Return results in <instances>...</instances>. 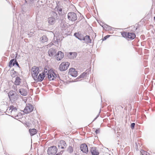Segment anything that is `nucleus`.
Here are the masks:
<instances>
[{"label": "nucleus", "mask_w": 155, "mask_h": 155, "mask_svg": "<svg viewBox=\"0 0 155 155\" xmlns=\"http://www.w3.org/2000/svg\"><path fill=\"white\" fill-rule=\"evenodd\" d=\"M52 14L53 16L48 18V23L50 25H53L55 23L56 20L59 18V16L56 13L53 12Z\"/></svg>", "instance_id": "nucleus-1"}, {"label": "nucleus", "mask_w": 155, "mask_h": 155, "mask_svg": "<svg viewBox=\"0 0 155 155\" xmlns=\"http://www.w3.org/2000/svg\"><path fill=\"white\" fill-rule=\"evenodd\" d=\"M58 149L56 146H53L49 147L47 153L49 155H54L57 153Z\"/></svg>", "instance_id": "nucleus-2"}, {"label": "nucleus", "mask_w": 155, "mask_h": 155, "mask_svg": "<svg viewBox=\"0 0 155 155\" xmlns=\"http://www.w3.org/2000/svg\"><path fill=\"white\" fill-rule=\"evenodd\" d=\"M70 63L68 62H64L60 65L59 69L61 71H65L67 69Z\"/></svg>", "instance_id": "nucleus-3"}, {"label": "nucleus", "mask_w": 155, "mask_h": 155, "mask_svg": "<svg viewBox=\"0 0 155 155\" xmlns=\"http://www.w3.org/2000/svg\"><path fill=\"white\" fill-rule=\"evenodd\" d=\"M68 18L70 21H75L77 19V16L76 13L71 12L68 14Z\"/></svg>", "instance_id": "nucleus-4"}, {"label": "nucleus", "mask_w": 155, "mask_h": 155, "mask_svg": "<svg viewBox=\"0 0 155 155\" xmlns=\"http://www.w3.org/2000/svg\"><path fill=\"white\" fill-rule=\"evenodd\" d=\"M32 75L33 78L35 80L39 73V68L35 66L33 67L31 69Z\"/></svg>", "instance_id": "nucleus-5"}, {"label": "nucleus", "mask_w": 155, "mask_h": 155, "mask_svg": "<svg viewBox=\"0 0 155 155\" xmlns=\"http://www.w3.org/2000/svg\"><path fill=\"white\" fill-rule=\"evenodd\" d=\"M48 78L50 81H53L54 78H55L58 75L52 71H48Z\"/></svg>", "instance_id": "nucleus-6"}, {"label": "nucleus", "mask_w": 155, "mask_h": 155, "mask_svg": "<svg viewBox=\"0 0 155 155\" xmlns=\"http://www.w3.org/2000/svg\"><path fill=\"white\" fill-rule=\"evenodd\" d=\"M8 96L10 100H13L14 101L18 97V95L15 93V91H11L8 93Z\"/></svg>", "instance_id": "nucleus-7"}, {"label": "nucleus", "mask_w": 155, "mask_h": 155, "mask_svg": "<svg viewBox=\"0 0 155 155\" xmlns=\"http://www.w3.org/2000/svg\"><path fill=\"white\" fill-rule=\"evenodd\" d=\"M33 106L31 104H28L26 105L23 111L25 113H28L31 112L33 110Z\"/></svg>", "instance_id": "nucleus-8"}, {"label": "nucleus", "mask_w": 155, "mask_h": 155, "mask_svg": "<svg viewBox=\"0 0 155 155\" xmlns=\"http://www.w3.org/2000/svg\"><path fill=\"white\" fill-rule=\"evenodd\" d=\"M44 72H47V71H46L45 70H44ZM45 72L42 73L41 74H40L38 76H37V77L35 79V81L37 82H41L44 79V78L45 76Z\"/></svg>", "instance_id": "nucleus-9"}, {"label": "nucleus", "mask_w": 155, "mask_h": 155, "mask_svg": "<svg viewBox=\"0 0 155 155\" xmlns=\"http://www.w3.org/2000/svg\"><path fill=\"white\" fill-rule=\"evenodd\" d=\"M80 149L81 151L84 153H87L88 152L87 146L85 143L81 144V145Z\"/></svg>", "instance_id": "nucleus-10"}, {"label": "nucleus", "mask_w": 155, "mask_h": 155, "mask_svg": "<svg viewBox=\"0 0 155 155\" xmlns=\"http://www.w3.org/2000/svg\"><path fill=\"white\" fill-rule=\"evenodd\" d=\"M15 64L18 68H20V66L17 60L15 59H13L11 60L9 63L8 66L9 67H11L12 66H14Z\"/></svg>", "instance_id": "nucleus-11"}, {"label": "nucleus", "mask_w": 155, "mask_h": 155, "mask_svg": "<svg viewBox=\"0 0 155 155\" xmlns=\"http://www.w3.org/2000/svg\"><path fill=\"white\" fill-rule=\"evenodd\" d=\"M48 53L49 56L52 58L55 56L56 51L55 49L53 48H51L49 50Z\"/></svg>", "instance_id": "nucleus-12"}, {"label": "nucleus", "mask_w": 155, "mask_h": 155, "mask_svg": "<svg viewBox=\"0 0 155 155\" xmlns=\"http://www.w3.org/2000/svg\"><path fill=\"white\" fill-rule=\"evenodd\" d=\"M69 74L72 76L76 77L78 75V72L74 68H71L69 69Z\"/></svg>", "instance_id": "nucleus-13"}, {"label": "nucleus", "mask_w": 155, "mask_h": 155, "mask_svg": "<svg viewBox=\"0 0 155 155\" xmlns=\"http://www.w3.org/2000/svg\"><path fill=\"white\" fill-rule=\"evenodd\" d=\"M67 144L66 142L63 140H61L58 143L59 149H64L66 147Z\"/></svg>", "instance_id": "nucleus-14"}, {"label": "nucleus", "mask_w": 155, "mask_h": 155, "mask_svg": "<svg viewBox=\"0 0 155 155\" xmlns=\"http://www.w3.org/2000/svg\"><path fill=\"white\" fill-rule=\"evenodd\" d=\"M56 58L58 61H60L64 57V54L61 51H59L55 55Z\"/></svg>", "instance_id": "nucleus-15"}, {"label": "nucleus", "mask_w": 155, "mask_h": 155, "mask_svg": "<svg viewBox=\"0 0 155 155\" xmlns=\"http://www.w3.org/2000/svg\"><path fill=\"white\" fill-rule=\"evenodd\" d=\"M9 110H11L10 114L11 115H17L16 114L17 111V108L13 105H11L9 107Z\"/></svg>", "instance_id": "nucleus-16"}, {"label": "nucleus", "mask_w": 155, "mask_h": 155, "mask_svg": "<svg viewBox=\"0 0 155 155\" xmlns=\"http://www.w3.org/2000/svg\"><path fill=\"white\" fill-rule=\"evenodd\" d=\"M92 155H98L99 152L96 147H92L90 150Z\"/></svg>", "instance_id": "nucleus-17"}, {"label": "nucleus", "mask_w": 155, "mask_h": 155, "mask_svg": "<svg viewBox=\"0 0 155 155\" xmlns=\"http://www.w3.org/2000/svg\"><path fill=\"white\" fill-rule=\"evenodd\" d=\"M18 92L21 95L25 96L27 95L28 90L21 88L19 90Z\"/></svg>", "instance_id": "nucleus-18"}, {"label": "nucleus", "mask_w": 155, "mask_h": 155, "mask_svg": "<svg viewBox=\"0 0 155 155\" xmlns=\"http://www.w3.org/2000/svg\"><path fill=\"white\" fill-rule=\"evenodd\" d=\"M74 36L76 38L80 40H83L84 38V36L81 34H80L79 33H74Z\"/></svg>", "instance_id": "nucleus-19"}, {"label": "nucleus", "mask_w": 155, "mask_h": 155, "mask_svg": "<svg viewBox=\"0 0 155 155\" xmlns=\"http://www.w3.org/2000/svg\"><path fill=\"white\" fill-rule=\"evenodd\" d=\"M83 40L86 43H91V40L90 38V36L89 35H86L85 37H84Z\"/></svg>", "instance_id": "nucleus-20"}, {"label": "nucleus", "mask_w": 155, "mask_h": 155, "mask_svg": "<svg viewBox=\"0 0 155 155\" xmlns=\"http://www.w3.org/2000/svg\"><path fill=\"white\" fill-rule=\"evenodd\" d=\"M103 28L106 30H112L113 28L107 25L104 24L102 25Z\"/></svg>", "instance_id": "nucleus-21"}, {"label": "nucleus", "mask_w": 155, "mask_h": 155, "mask_svg": "<svg viewBox=\"0 0 155 155\" xmlns=\"http://www.w3.org/2000/svg\"><path fill=\"white\" fill-rule=\"evenodd\" d=\"M136 37V35L133 33L128 32L127 38L131 39H134Z\"/></svg>", "instance_id": "nucleus-22"}, {"label": "nucleus", "mask_w": 155, "mask_h": 155, "mask_svg": "<svg viewBox=\"0 0 155 155\" xmlns=\"http://www.w3.org/2000/svg\"><path fill=\"white\" fill-rule=\"evenodd\" d=\"M40 40L41 42L44 43L48 41V38L46 35H44L40 38Z\"/></svg>", "instance_id": "nucleus-23"}, {"label": "nucleus", "mask_w": 155, "mask_h": 155, "mask_svg": "<svg viewBox=\"0 0 155 155\" xmlns=\"http://www.w3.org/2000/svg\"><path fill=\"white\" fill-rule=\"evenodd\" d=\"M21 82V79L19 77H17L15 78V80L14 82L15 85H19Z\"/></svg>", "instance_id": "nucleus-24"}, {"label": "nucleus", "mask_w": 155, "mask_h": 155, "mask_svg": "<svg viewBox=\"0 0 155 155\" xmlns=\"http://www.w3.org/2000/svg\"><path fill=\"white\" fill-rule=\"evenodd\" d=\"M29 132L31 136H33L36 134L37 132V130L35 129H32L29 130Z\"/></svg>", "instance_id": "nucleus-25"}, {"label": "nucleus", "mask_w": 155, "mask_h": 155, "mask_svg": "<svg viewBox=\"0 0 155 155\" xmlns=\"http://www.w3.org/2000/svg\"><path fill=\"white\" fill-rule=\"evenodd\" d=\"M87 72H83L82 74H81L79 76L78 78H86V76H87Z\"/></svg>", "instance_id": "nucleus-26"}, {"label": "nucleus", "mask_w": 155, "mask_h": 155, "mask_svg": "<svg viewBox=\"0 0 155 155\" xmlns=\"http://www.w3.org/2000/svg\"><path fill=\"white\" fill-rule=\"evenodd\" d=\"M141 155H150V154L147 152L143 150H141L140 152Z\"/></svg>", "instance_id": "nucleus-27"}, {"label": "nucleus", "mask_w": 155, "mask_h": 155, "mask_svg": "<svg viewBox=\"0 0 155 155\" xmlns=\"http://www.w3.org/2000/svg\"><path fill=\"white\" fill-rule=\"evenodd\" d=\"M128 32H124L122 33L121 35L123 37L127 38Z\"/></svg>", "instance_id": "nucleus-28"}, {"label": "nucleus", "mask_w": 155, "mask_h": 155, "mask_svg": "<svg viewBox=\"0 0 155 155\" xmlns=\"http://www.w3.org/2000/svg\"><path fill=\"white\" fill-rule=\"evenodd\" d=\"M73 150L72 147L71 146H69L68 149V151L71 153L73 152Z\"/></svg>", "instance_id": "nucleus-29"}, {"label": "nucleus", "mask_w": 155, "mask_h": 155, "mask_svg": "<svg viewBox=\"0 0 155 155\" xmlns=\"http://www.w3.org/2000/svg\"><path fill=\"white\" fill-rule=\"evenodd\" d=\"M70 54L71 55L72 57L73 56V58H74V57L75 58L77 55V54L75 53L70 52Z\"/></svg>", "instance_id": "nucleus-30"}, {"label": "nucleus", "mask_w": 155, "mask_h": 155, "mask_svg": "<svg viewBox=\"0 0 155 155\" xmlns=\"http://www.w3.org/2000/svg\"><path fill=\"white\" fill-rule=\"evenodd\" d=\"M135 123H133L131 124L130 127L132 129H134L135 126Z\"/></svg>", "instance_id": "nucleus-31"}, {"label": "nucleus", "mask_w": 155, "mask_h": 155, "mask_svg": "<svg viewBox=\"0 0 155 155\" xmlns=\"http://www.w3.org/2000/svg\"><path fill=\"white\" fill-rule=\"evenodd\" d=\"M56 8L57 9L58 12H61L62 11V8H60L59 6H57L56 7Z\"/></svg>", "instance_id": "nucleus-32"}, {"label": "nucleus", "mask_w": 155, "mask_h": 155, "mask_svg": "<svg viewBox=\"0 0 155 155\" xmlns=\"http://www.w3.org/2000/svg\"><path fill=\"white\" fill-rule=\"evenodd\" d=\"M110 36V35H107L106 36L103 38V40H105L107 38H108Z\"/></svg>", "instance_id": "nucleus-33"}, {"label": "nucleus", "mask_w": 155, "mask_h": 155, "mask_svg": "<svg viewBox=\"0 0 155 155\" xmlns=\"http://www.w3.org/2000/svg\"><path fill=\"white\" fill-rule=\"evenodd\" d=\"M16 71H14L13 73V74L11 75L13 77H15L16 75Z\"/></svg>", "instance_id": "nucleus-34"}, {"label": "nucleus", "mask_w": 155, "mask_h": 155, "mask_svg": "<svg viewBox=\"0 0 155 155\" xmlns=\"http://www.w3.org/2000/svg\"><path fill=\"white\" fill-rule=\"evenodd\" d=\"M34 33L32 32H31L29 34H28V35L29 37H31L33 35Z\"/></svg>", "instance_id": "nucleus-35"}, {"label": "nucleus", "mask_w": 155, "mask_h": 155, "mask_svg": "<svg viewBox=\"0 0 155 155\" xmlns=\"http://www.w3.org/2000/svg\"><path fill=\"white\" fill-rule=\"evenodd\" d=\"M95 133L96 134H97L98 133H100V130L99 129H97L95 131Z\"/></svg>", "instance_id": "nucleus-36"}, {"label": "nucleus", "mask_w": 155, "mask_h": 155, "mask_svg": "<svg viewBox=\"0 0 155 155\" xmlns=\"http://www.w3.org/2000/svg\"><path fill=\"white\" fill-rule=\"evenodd\" d=\"M53 45V44L51 43H50V44H49L48 45L49 47H51Z\"/></svg>", "instance_id": "nucleus-37"}, {"label": "nucleus", "mask_w": 155, "mask_h": 155, "mask_svg": "<svg viewBox=\"0 0 155 155\" xmlns=\"http://www.w3.org/2000/svg\"><path fill=\"white\" fill-rule=\"evenodd\" d=\"M99 113L97 115V116L96 117H95L94 119V120H93V121L95 120H96L97 118L99 116Z\"/></svg>", "instance_id": "nucleus-38"}, {"label": "nucleus", "mask_w": 155, "mask_h": 155, "mask_svg": "<svg viewBox=\"0 0 155 155\" xmlns=\"http://www.w3.org/2000/svg\"><path fill=\"white\" fill-rule=\"evenodd\" d=\"M63 152L62 150H61L60 153L56 154L55 155H61V152Z\"/></svg>", "instance_id": "nucleus-39"}, {"label": "nucleus", "mask_w": 155, "mask_h": 155, "mask_svg": "<svg viewBox=\"0 0 155 155\" xmlns=\"http://www.w3.org/2000/svg\"><path fill=\"white\" fill-rule=\"evenodd\" d=\"M7 110L8 111L7 112L8 113H10V111H11V110H9V109H7Z\"/></svg>", "instance_id": "nucleus-40"}, {"label": "nucleus", "mask_w": 155, "mask_h": 155, "mask_svg": "<svg viewBox=\"0 0 155 155\" xmlns=\"http://www.w3.org/2000/svg\"><path fill=\"white\" fill-rule=\"evenodd\" d=\"M34 0H29L30 2L31 3L30 4H31L32 3H33V1Z\"/></svg>", "instance_id": "nucleus-41"}, {"label": "nucleus", "mask_w": 155, "mask_h": 155, "mask_svg": "<svg viewBox=\"0 0 155 155\" xmlns=\"http://www.w3.org/2000/svg\"><path fill=\"white\" fill-rule=\"evenodd\" d=\"M25 3L27 4V1H26V0H25Z\"/></svg>", "instance_id": "nucleus-42"}, {"label": "nucleus", "mask_w": 155, "mask_h": 155, "mask_svg": "<svg viewBox=\"0 0 155 155\" xmlns=\"http://www.w3.org/2000/svg\"><path fill=\"white\" fill-rule=\"evenodd\" d=\"M154 20L155 21V16H154Z\"/></svg>", "instance_id": "nucleus-43"}]
</instances>
